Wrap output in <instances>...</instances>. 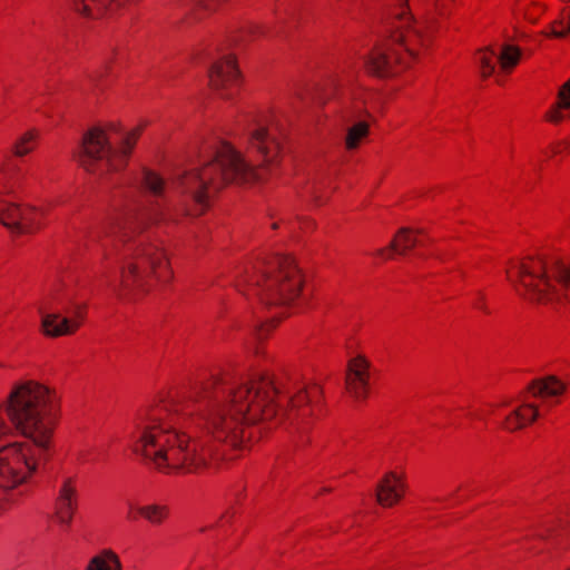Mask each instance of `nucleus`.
Returning a JSON list of instances; mask_svg holds the SVG:
<instances>
[{
    "label": "nucleus",
    "mask_w": 570,
    "mask_h": 570,
    "mask_svg": "<svg viewBox=\"0 0 570 570\" xmlns=\"http://www.w3.org/2000/svg\"><path fill=\"white\" fill-rule=\"evenodd\" d=\"M278 394L269 373H255L237 384L216 386L199 413V422L219 451L178 428L181 406L171 391H161L137 412L132 452L166 475L202 473L223 461H234L249 448V428L277 416Z\"/></svg>",
    "instance_id": "nucleus-1"
},
{
    "label": "nucleus",
    "mask_w": 570,
    "mask_h": 570,
    "mask_svg": "<svg viewBox=\"0 0 570 570\" xmlns=\"http://www.w3.org/2000/svg\"><path fill=\"white\" fill-rule=\"evenodd\" d=\"M12 426L41 450L53 448L56 430L60 422L61 404L55 389L37 380L16 382L0 407V439Z\"/></svg>",
    "instance_id": "nucleus-2"
},
{
    "label": "nucleus",
    "mask_w": 570,
    "mask_h": 570,
    "mask_svg": "<svg viewBox=\"0 0 570 570\" xmlns=\"http://www.w3.org/2000/svg\"><path fill=\"white\" fill-rule=\"evenodd\" d=\"M261 179L257 167L230 142L222 141L210 161L178 178L177 189L185 215L199 217L208 210L210 197L228 184H253Z\"/></svg>",
    "instance_id": "nucleus-3"
},
{
    "label": "nucleus",
    "mask_w": 570,
    "mask_h": 570,
    "mask_svg": "<svg viewBox=\"0 0 570 570\" xmlns=\"http://www.w3.org/2000/svg\"><path fill=\"white\" fill-rule=\"evenodd\" d=\"M236 286L266 306H288L302 297L305 276L294 257L276 255L246 267Z\"/></svg>",
    "instance_id": "nucleus-4"
},
{
    "label": "nucleus",
    "mask_w": 570,
    "mask_h": 570,
    "mask_svg": "<svg viewBox=\"0 0 570 570\" xmlns=\"http://www.w3.org/2000/svg\"><path fill=\"white\" fill-rule=\"evenodd\" d=\"M147 125L146 121L137 124L126 132L117 147L112 146L111 139L121 131L119 121H106L90 127L81 138L79 165L91 174L102 167L110 173L125 170Z\"/></svg>",
    "instance_id": "nucleus-5"
},
{
    "label": "nucleus",
    "mask_w": 570,
    "mask_h": 570,
    "mask_svg": "<svg viewBox=\"0 0 570 570\" xmlns=\"http://www.w3.org/2000/svg\"><path fill=\"white\" fill-rule=\"evenodd\" d=\"M174 279L167 250L156 243L138 244L120 269L124 295L144 296Z\"/></svg>",
    "instance_id": "nucleus-6"
},
{
    "label": "nucleus",
    "mask_w": 570,
    "mask_h": 570,
    "mask_svg": "<svg viewBox=\"0 0 570 570\" xmlns=\"http://www.w3.org/2000/svg\"><path fill=\"white\" fill-rule=\"evenodd\" d=\"M556 261L562 258L538 254L511 259L507 277L515 291L529 301L544 303L557 299V283L552 275Z\"/></svg>",
    "instance_id": "nucleus-7"
},
{
    "label": "nucleus",
    "mask_w": 570,
    "mask_h": 570,
    "mask_svg": "<svg viewBox=\"0 0 570 570\" xmlns=\"http://www.w3.org/2000/svg\"><path fill=\"white\" fill-rule=\"evenodd\" d=\"M39 461L33 445L12 442L0 448V488L10 490L28 482L37 472Z\"/></svg>",
    "instance_id": "nucleus-8"
},
{
    "label": "nucleus",
    "mask_w": 570,
    "mask_h": 570,
    "mask_svg": "<svg viewBox=\"0 0 570 570\" xmlns=\"http://www.w3.org/2000/svg\"><path fill=\"white\" fill-rule=\"evenodd\" d=\"M285 139L273 125H256L248 131L247 150L256 159L258 174L279 168L284 158Z\"/></svg>",
    "instance_id": "nucleus-9"
},
{
    "label": "nucleus",
    "mask_w": 570,
    "mask_h": 570,
    "mask_svg": "<svg viewBox=\"0 0 570 570\" xmlns=\"http://www.w3.org/2000/svg\"><path fill=\"white\" fill-rule=\"evenodd\" d=\"M409 67L397 45L391 39L375 46L364 59L365 72L380 79L396 77Z\"/></svg>",
    "instance_id": "nucleus-10"
},
{
    "label": "nucleus",
    "mask_w": 570,
    "mask_h": 570,
    "mask_svg": "<svg viewBox=\"0 0 570 570\" xmlns=\"http://www.w3.org/2000/svg\"><path fill=\"white\" fill-rule=\"evenodd\" d=\"M209 86L220 98L229 100L239 94L243 82L237 59L227 55L217 59L209 69Z\"/></svg>",
    "instance_id": "nucleus-11"
},
{
    "label": "nucleus",
    "mask_w": 570,
    "mask_h": 570,
    "mask_svg": "<svg viewBox=\"0 0 570 570\" xmlns=\"http://www.w3.org/2000/svg\"><path fill=\"white\" fill-rule=\"evenodd\" d=\"M410 491L405 468L396 466L383 473L375 484L376 503L383 509H393L402 504Z\"/></svg>",
    "instance_id": "nucleus-12"
},
{
    "label": "nucleus",
    "mask_w": 570,
    "mask_h": 570,
    "mask_svg": "<svg viewBox=\"0 0 570 570\" xmlns=\"http://www.w3.org/2000/svg\"><path fill=\"white\" fill-rule=\"evenodd\" d=\"M374 377L375 368L366 356L352 357L345 371L346 394L356 402L366 401L371 394Z\"/></svg>",
    "instance_id": "nucleus-13"
},
{
    "label": "nucleus",
    "mask_w": 570,
    "mask_h": 570,
    "mask_svg": "<svg viewBox=\"0 0 570 570\" xmlns=\"http://www.w3.org/2000/svg\"><path fill=\"white\" fill-rule=\"evenodd\" d=\"M390 39L395 41L410 66L425 55L432 43L431 33L419 22L396 30Z\"/></svg>",
    "instance_id": "nucleus-14"
},
{
    "label": "nucleus",
    "mask_w": 570,
    "mask_h": 570,
    "mask_svg": "<svg viewBox=\"0 0 570 570\" xmlns=\"http://www.w3.org/2000/svg\"><path fill=\"white\" fill-rule=\"evenodd\" d=\"M86 315L85 305H77L71 313L65 316L58 313H48L41 318L40 331L43 336L50 338L73 335L82 326Z\"/></svg>",
    "instance_id": "nucleus-15"
},
{
    "label": "nucleus",
    "mask_w": 570,
    "mask_h": 570,
    "mask_svg": "<svg viewBox=\"0 0 570 570\" xmlns=\"http://www.w3.org/2000/svg\"><path fill=\"white\" fill-rule=\"evenodd\" d=\"M145 228L146 226L138 222V215L134 210L110 213L101 223L105 236H115L124 243L142 233Z\"/></svg>",
    "instance_id": "nucleus-16"
},
{
    "label": "nucleus",
    "mask_w": 570,
    "mask_h": 570,
    "mask_svg": "<svg viewBox=\"0 0 570 570\" xmlns=\"http://www.w3.org/2000/svg\"><path fill=\"white\" fill-rule=\"evenodd\" d=\"M77 502L76 481L72 478H67L62 482L55 502V510L51 515L52 524L59 527L61 531L67 532L72 523L77 510Z\"/></svg>",
    "instance_id": "nucleus-17"
},
{
    "label": "nucleus",
    "mask_w": 570,
    "mask_h": 570,
    "mask_svg": "<svg viewBox=\"0 0 570 570\" xmlns=\"http://www.w3.org/2000/svg\"><path fill=\"white\" fill-rule=\"evenodd\" d=\"M323 387L317 383H306L288 400L291 411L297 410L303 416L318 415L322 411Z\"/></svg>",
    "instance_id": "nucleus-18"
},
{
    "label": "nucleus",
    "mask_w": 570,
    "mask_h": 570,
    "mask_svg": "<svg viewBox=\"0 0 570 570\" xmlns=\"http://www.w3.org/2000/svg\"><path fill=\"white\" fill-rule=\"evenodd\" d=\"M566 391V385L556 376H547L544 379L532 382L530 386L531 394L537 399L534 403L541 404V410L547 413L550 406L559 403L556 400Z\"/></svg>",
    "instance_id": "nucleus-19"
},
{
    "label": "nucleus",
    "mask_w": 570,
    "mask_h": 570,
    "mask_svg": "<svg viewBox=\"0 0 570 570\" xmlns=\"http://www.w3.org/2000/svg\"><path fill=\"white\" fill-rule=\"evenodd\" d=\"M132 0H72L73 9L81 16L99 19L126 7Z\"/></svg>",
    "instance_id": "nucleus-20"
},
{
    "label": "nucleus",
    "mask_w": 570,
    "mask_h": 570,
    "mask_svg": "<svg viewBox=\"0 0 570 570\" xmlns=\"http://www.w3.org/2000/svg\"><path fill=\"white\" fill-rule=\"evenodd\" d=\"M544 412L539 403H527L519 405L508 414L502 423V428L508 432H515L531 425Z\"/></svg>",
    "instance_id": "nucleus-21"
},
{
    "label": "nucleus",
    "mask_w": 570,
    "mask_h": 570,
    "mask_svg": "<svg viewBox=\"0 0 570 570\" xmlns=\"http://www.w3.org/2000/svg\"><path fill=\"white\" fill-rule=\"evenodd\" d=\"M419 232L403 227L394 235L387 247L381 248L376 255L383 259H393L395 256L407 254L417 244Z\"/></svg>",
    "instance_id": "nucleus-22"
},
{
    "label": "nucleus",
    "mask_w": 570,
    "mask_h": 570,
    "mask_svg": "<svg viewBox=\"0 0 570 570\" xmlns=\"http://www.w3.org/2000/svg\"><path fill=\"white\" fill-rule=\"evenodd\" d=\"M48 209L31 205H20L17 235H30L40 232L47 225Z\"/></svg>",
    "instance_id": "nucleus-23"
},
{
    "label": "nucleus",
    "mask_w": 570,
    "mask_h": 570,
    "mask_svg": "<svg viewBox=\"0 0 570 570\" xmlns=\"http://www.w3.org/2000/svg\"><path fill=\"white\" fill-rule=\"evenodd\" d=\"M543 119L554 126L570 120V77L559 87L557 99L546 111Z\"/></svg>",
    "instance_id": "nucleus-24"
},
{
    "label": "nucleus",
    "mask_w": 570,
    "mask_h": 570,
    "mask_svg": "<svg viewBox=\"0 0 570 570\" xmlns=\"http://www.w3.org/2000/svg\"><path fill=\"white\" fill-rule=\"evenodd\" d=\"M169 508L165 504H147L130 508L127 518L130 521L144 519L153 525H160L169 518Z\"/></svg>",
    "instance_id": "nucleus-25"
},
{
    "label": "nucleus",
    "mask_w": 570,
    "mask_h": 570,
    "mask_svg": "<svg viewBox=\"0 0 570 570\" xmlns=\"http://www.w3.org/2000/svg\"><path fill=\"white\" fill-rule=\"evenodd\" d=\"M229 1L230 0H198V2L185 16L184 22L187 26L196 24L217 12Z\"/></svg>",
    "instance_id": "nucleus-26"
},
{
    "label": "nucleus",
    "mask_w": 570,
    "mask_h": 570,
    "mask_svg": "<svg viewBox=\"0 0 570 570\" xmlns=\"http://www.w3.org/2000/svg\"><path fill=\"white\" fill-rule=\"evenodd\" d=\"M85 570H122V563L116 551L104 548L89 559Z\"/></svg>",
    "instance_id": "nucleus-27"
},
{
    "label": "nucleus",
    "mask_w": 570,
    "mask_h": 570,
    "mask_svg": "<svg viewBox=\"0 0 570 570\" xmlns=\"http://www.w3.org/2000/svg\"><path fill=\"white\" fill-rule=\"evenodd\" d=\"M370 136V124L366 120H360L347 128L344 147L347 151L358 149Z\"/></svg>",
    "instance_id": "nucleus-28"
},
{
    "label": "nucleus",
    "mask_w": 570,
    "mask_h": 570,
    "mask_svg": "<svg viewBox=\"0 0 570 570\" xmlns=\"http://www.w3.org/2000/svg\"><path fill=\"white\" fill-rule=\"evenodd\" d=\"M570 155V140L569 139H557L549 142L540 151V163L544 164L548 161H561L563 158Z\"/></svg>",
    "instance_id": "nucleus-29"
},
{
    "label": "nucleus",
    "mask_w": 570,
    "mask_h": 570,
    "mask_svg": "<svg viewBox=\"0 0 570 570\" xmlns=\"http://www.w3.org/2000/svg\"><path fill=\"white\" fill-rule=\"evenodd\" d=\"M277 325L278 322L276 320H269L256 327L254 333L255 345L252 350L256 357H264L266 355V347L264 342L269 338Z\"/></svg>",
    "instance_id": "nucleus-30"
},
{
    "label": "nucleus",
    "mask_w": 570,
    "mask_h": 570,
    "mask_svg": "<svg viewBox=\"0 0 570 570\" xmlns=\"http://www.w3.org/2000/svg\"><path fill=\"white\" fill-rule=\"evenodd\" d=\"M498 56L500 70L510 73L521 60V50L513 45H504Z\"/></svg>",
    "instance_id": "nucleus-31"
},
{
    "label": "nucleus",
    "mask_w": 570,
    "mask_h": 570,
    "mask_svg": "<svg viewBox=\"0 0 570 570\" xmlns=\"http://www.w3.org/2000/svg\"><path fill=\"white\" fill-rule=\"evenodd\" d=\"M20 205L9 203L6 200L0 202V223L10 228L14 234H18Z\"/></svg>",
    "instance_id": "nucleus-32"
},
{
    "label": "nucleus",
    "mask_w": 570,
    "mask_h": 570,
    "mask_svg": "<svg viewBox=\"0 0 570 570\" xmlns=\"http://www.w3.org/2000/svg\"><path fill=\"white\" fill-rule=\"evenodd\" d=\"M475 60L483 79L491 77L494 73L495 66L499 65L497 53L489 48L480 49L475 53Z\"/></svg>",
    "instance_id": "nucleus-33"
},
{
    "label": "nucleus",
    "mask_w": 570,
    "mask_h": 570,
    "mask_svg": "<svg viewBox=\"0 0 570 570\" xmlns=\"http://www.w3.org/2000/svg\"><path fill=\"white\" fill-rule=\"evenodd\" d=\"M570 32V7L563 8L559 17L549 24L547 36L561 38Z\"/></svg>",
    "instance_id": "nucleus-34"
},
{
    "label": "nucleus",
    "mask_w": 570,
    "mask_h": 570,
    "mask_svg": "<svg viewBox=\"0 0 570 570\" xmlns=\"http://www.w3.org/2000/svg\"><path fill=\"white\" fill-rule=\"evenodd\" d=\"M142 187L153 196H161L165 191V180L155 171L145 170L142 177Z\"/></svg>",
    "instance_id": "nucleus-35"
},
{
    "label": "nucleus",
    "mask_w": 570,
    "mask_h": 570,
    "mask_svg": "<svg viewBox=\"0 0 570 570\" xmlns=\"http://www.w3.org/2000/svg\"><path fill=\"white\" fill-rule=\"evenodd\" d=\"M37 132L33 130L24 132L13 145V154L23 157L37 147Z\"/></svg>",
    "instance_id": "nucleus-36"
},
{
    "label": "nucleus",
    "mask_w": 570,
    "mask_h": 570,
    "mask_svg": "<svg viewBox=\"0 0 570 570\" xmlns=\"http://www.w3.org/2000/svg\"><path fill=\"white\" fill-rule=\"evenodd\" d=\"M554 269H552V275L557 283V287L560 286L564 289H570V264L562 259L556 261Z\"/></svg>",
    "instance_id": "nucleus-37"
},
{
    "label": "nucleus",
    "mask_w": 570,
    "mask_h": 570,
    "mask_svg": "<svg viewBox=\"0 0 570 570\" xmlns=\"http://www.w3.org/2000/svg\"><path fill=\"white\" fill-rule=\"evenodd\" d=\"M547 10V6L538 0L530 1L523 8V17L530 23H535L543 16Z\"/></svg>",
    "instance_id": "nucleus-38"
},
{
    "label": "nucleus",
    "mask_w": 570,
    "mask_h": 570,
    "mask_svg": "<svg viewBox=\"0 0 570 570\" xmlns=\"http://www.w3.org/2000/svg\"><path fill=\"white\" fill-rule=\"evenodd\" d=\"M308 193L311 194L314 204L317 206H322L323 204H325L331 196L330 189L323 188L317 184H313L309 187Z\"/></svg>",
    "instance_id": "nucleus-39"
},
{
    "label": "nucleus",
    "mask_w": 570,
    "mask_h": 570,
    "mask_svg": "<svg viewBox=\"0 0 570 570\" xmlns=\"http://www.w3.org/2000/svg\"><path fill=\"white\" fill-rule=\"evenodd\" d=\"M52 296L56 301L59 303H63L65 301H69L71 297V291L70 289H62V286L60 284L53 285L52 289Z\"/></svg>",
    "instance_id": "nucleus-40"
},
{
    "label": "nucleus",
    "mask_w": 570,
    "mask_h": 570,
    "mask_svg": "<svg viewBox=\"0 0 570 570\" xmlns=\"http://www.w3.org/2000/svg\"><path fill=\"white\" fill-rule=\"evenodd\" d=\"M95 453L91 448H85L78 451L77 453V461L80 463H87L95 461Z\"/></svg>",
    "instance_id": "nucleus-41"
},
{
    "label": "nucleus",
    "mask_w": 570,
    "mask_h": 570,
    "mask_svg": "<svg viewBox=\"0 0 570 570\" xmlns=\"http://www.w3.org/2000/svg\"><path fill=\"white\" fill-rule=\"evenodd\" d=\"M302 228H303L305 232L314 230V229H315V223H314V220H312V219H309V218H305V219H303V222H302Z\"/></svg>",
    "instance_id": "nucleus-42"
},
{
    "label": "nucleus",
    "mask_w": 570,
    "mask_h": 570,
    "mask_svg": "<svg viewBox=\"0 0 570 570\" xmlns=\"http://www.w3.org/2000/svg\"><path fill=\"white\" fill-rule=\"evenodd\" d=\"M234 515H235V513H234L233 511H226V512L222 515L220 520H222V521H224V522H230V521H232V519L234 518Z\"/></svg>",
    "instance_id": "nucleus-43"
},
{
    "label": "nucleus",
    "mask_w": 570,
    "mask_h": 570,
    "mask_svg": "<svg viewBox=\"0 0 570 570\" xmlns=\"http://www.w3.org/2000/svg\"><path fill=\"white\" fill-rule=\"evenodd\" d=\"M281 224H283V220H282V219H281V220H277V222H274V223L272 224V226H271V227H272L273 229H277V228H279Z\"/></svg>",
    "instance_id": "nucleus-44"
},
{
    "label": "nucleus",
    "mask_w": 570,
    "mask_h": 570,
    "mask_svg": "<svg viewBox=\"0 0 570 570\" xmlns=\"http://www.w3.org/2000/svg\"><path fill=\"white\" fill-rule=\"evenodd\" d=\"M476 308L482 309L485 313L488 312L487 307H485V304L482 301H480V303L476 305Z\"/></svg>",
    "instance_id": "nucleus-45"
},
{
    "label": "nucleus",
    "mask_w": 570,
    "mask_h": 570,
    "mask_svg": "<svg viewBox=\"0 0 570 570\" xmlns=\"http://www.w3.org/2000/svg\"><path fill=\"white\" fill-rule=\"evenodd\" d=\"M7 191V188L6 187H0V193H4Z\"/></svg>",
    "instance_id": "nucleus-46"
},
{
    "label": "nucleus",
    "mask_w": 570,
    "mask_h": 570,
    "mask_svg": "<svg viewBox=\"0 0 570 570\" xmlns=\"http://www.w3.org/2000/svg\"><path fill=\"white\" fill-rule=\"evenodd\" d=\"M564 570H570V566H569V567H567Z\"/></svg>",
    "instance_id": "nucleus-47"
}]
</instances>
